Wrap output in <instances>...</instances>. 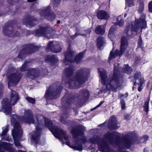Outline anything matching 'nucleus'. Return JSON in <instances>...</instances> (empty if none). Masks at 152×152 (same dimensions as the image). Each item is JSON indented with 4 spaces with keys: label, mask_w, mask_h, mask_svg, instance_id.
Returning <instances> with one entry per match:
<instances>
[{
    "label": "nucleus",
    "mask_w": 152,
    "mask_h": 152,
    "mask_svg": "<svg viewBox=\"0 0 152 152\" xmlns=\"http://www.w3.org/2000/svg\"><path fill=\"white\" fill-rule=\"evenodd\" d=\"M38 118L34 117L30 110H25L23 116L22 118L16 115H13L11 116V125L14 127L12 131V135L13 138L15 145L18 148H20L22 146L19 140L22 135V131L19 125L20 121L29 124H35L36 130L33 134L32 135L31 141L35 144H39V142L40 134L41 132V125L40 123Z\"/></svg>",
    "instance_id": "obj_1"
},
{
    "label": "nucleus",
    "mask_w": 152,
    "mask_h": 152,
    "mask_svg": "<svg viewBox=\"0 0 152 152\" xmlns=\"http://www.w3.org/2000/svg\"><path fill=\"white\" fill-rule=\"evenodd\" d=\"M119 65L117 64L114 65V74L108 78L105 70L102 68L98 69L101 83L104 85H106V88L108 90L117 92L121 89L123 81L122 78L119 74L121 68Z\"/></svg>",
    "instance_id": "obj_2"
},
{
    "label": "nucleus",
    "mask_w": 152,
    "mask_h": 152,
    "mask_svg": "<svg viewBox=\"0 0 152 152\" xmlns=\"http://www.w3.org/2000/svg\"><path fill=\"white\" fill-rule=\"evenodd\" d=\"M74 68L70 67L66 68L63 75L62 81L66 83V80L69 79L67 83L71 88H78L80 87L79 84L85 83L90 75V70L87 68H83L79 69L76 73L75 78L72 77Z\"/></svg>",
    "instance_id": "obj_3"
},
{
    "label": "nucleus",
    "mask_w": 152,
    "mask_h": 152,
    "mask_svg": "<svg viewBox=\"0 0 152 152\" xmlns=\"http://www.w3.org/2000/svg\"><path fill=\"white\" fill-rule=\"evenodd\" d=\"M115 132H113L111 133H107L105 135V138L109 142L110 144L115 146H118L123 148H129L132 144V140L130 139L132 133L129 132L126 134L123 138L122 141H120L118 139H114L113 136L116 134Z\"/></svg>",
    "instance_id": "obj_4"
},
{
    "label": "nucleus",
    "mask_w": 152,
    "mask_h": 152,
    "mask_svg": "<svg viewBox=\"0 0 152 152\" xmlns=\"http://www.w3.org/2000/svg\"><path fill=\"white\" fill-rule=\"evenodd\" d=\"M132 27V25L129 26L125 29L121 39L120 50H116L114 53H113L112 51H111L109 57V61L118 55L121 56L124 53L128 46L127 39L129 36L132 35V33L134 31Z\"/></svg>",
    "instance_id": "obj_5"
},
{
    "label": "nucleus",
    "mask_w": 152,
    "mask_h": 152,
    "mask_svg": "<svg viewBox=\"0 0 152 152\" xmlns=\"http://www.w3.org/2000/svg\"><path fill=\"white\" fill-rule=\"evenodd\" d=\"M83 127L81 126H78L73 128L71 132L74 138V141L72 145H71L69 142H66V145L75 150L81 151L83 150L82 143L85 142V138L80 140L77 138L78 136L83 135Z\"/></svg>",
    "instance_id": "obj_6"
},
{
    "label": "nucleus",
    "mask_w": 152,
    "mask_h": 152,
    "mask_svg": "<svg viewBox=\"0 0 152 152\" xmlns=\"http://www.w3.org/2000/svg\"><path fill=\"white\" fill-rule=\"evenodd\" d=\"M10 99L5 98L3 99L1 102L2 111L7 115L11 114L12 112L11 105H14L19 99L18 94L15 91H12L10 94Z\"/></svg>",
    "instance_id": "obj_7"
},
{
    "label": "nucleus",
    "mask_w": 152,
    "mask_h": 152,
    "mask_svg": "<svg viewBox=\"0 0 152 152\" xmlns=\"http://www.w3.org/2000/svg\"><path fill=\"white\" fill-rule=\"evenodd\" d=\"M41 118L45 122V126L48 128L54 136L58 139L60 140H61V138H63L65 140L69 139L68 136L66 135V132L56 126H52V123L48 118L41 116Z\"/></svg>",
    "instance_id": "obj_8"
},
{
    "label": "nucleus",
    "mask_w": 152,
    "mask_h": 152,
    "mask_svg": "<svg viewBox=\"0 0 152 152\" xmlns=\"http://www.w3.org/2000/svg\"><path fill=\"white\" fill-rule=\"evenodd\" d=\"M85 53L84 51L79 53L75 58L73 59L74 52L71 51L69 48L68 47L67 51L65 53V59L64 63L66 65L70 64L74 61L77 63H79L81 61Z\"/></svg>",
    "instance_id": "obj_9"
},
{
    "label": "nucleus",
    "mask_w": 152,
    "mask_h": 152,
    "mask_svg": "<svg viewBox=\"0 0 152 152\" xmlns=\"http://www.w3.org/2000/svg\"><path fill=\"white\" fill-rule=\"evenodd\" d=\"M75 98L74 97L71 98L70 99H66V96L63 97L62 99V104H65L64 107H62V109L64 110V113L62 114L60 118V121L64 124H66V122L65 119L66 118L68 117L69 116V113L68 111V108L65 107L66 106L72 103H75Z\"/></svg>",
    "instance_id": "obj_10"
},
{
    "label": "nucleus",
    "mask_w": 152,
    "mask_h": 152,
    "mask_svg": "<svg viewBox=\"0 0 152 152\" xmlns=\"http://www.w3.org/2000/svg\"><path fill=\"white\" fill-rule=\"evenodd\" d=\"M63 88L61 86L58 88H55V85L51 86L45 95L47 99H52L57 98L59 95Z\"/></svg>",
    "instance_id": "obj_11"
},
{
    "label": "nucleus",
    "mask_w": 152,
    "mask_h": 152,
    "mask_svg": "<svg viewBox=\"0 0 152 152\" xmlns=\"http://www.w3.org/2000/svg\"><path fill=\"white\" fill-rule=\"evenodd\" d=\"M90 142L94 144H98L99 148L102 152H107L109 146L106 142L103 139L100 138L98 136H94L90 139Z\"/></svg>",
    "instance_id": "obj_12"
},
{
    "label": "nucleus",
    "mask_w": 152,
    "mask_h": 152,
    "mask_svg": "<svg viewBox=\"0 0 152 152\" xmlns=\"http://www.w3.org/2000/svg\"><path fill=\"white\" fill-rule=\"evenodd\" d=\"M54 31L50 27L41 26L39 29L35 31L34 32L36 36H43L44 37L50 39L53 37L52 35Z\"/></svg>",
    "instance_id": "obj_13"
},
{
    "label": "nucleus",
    "mask_w": 152,
    "mask_h": 152,
    "mask_svg": "<svg viewBox=\"0 0 152 152\" xmlns=\"http://www.w3.org/2000/svg\"><path fill=\"white\" fill-rule=\"evenodd\" d=\"M139 23L137 22V20H136L135 22H133L131 24L127 25L125 29L128 26H129L132 25V28H133V29L134 30V31L132 33V35L129 36L127 39V40L132 35L133 36H134V35H133L134 33V34H135V33H136L137 31L140 28H141L142 30L143 28H145L146 23V21L144 19H140L139 20Z\"/></svg>",
    "instance_id": "obj_14"
},
{
    "label": "nucleus",
    "mask_w": 152,
    "mask_h": 152,
    "mask_svg": "<svg viewBox=\"0 0 152 152\" xmlns=\"http://www.w3.org/2000/svg\"><path fill=\"white\" fill-rule=\"evenodd\" d=\"M51 7L50 5L44 8L43 10L41 11L40 14L41 16H44L48 19L52 20L55 18L56 15L54 13L50 12Z\"/></svg>",
    "instance_id": "obj_15"
},
{
    "label": "nucleus",
    "mask_w": 152,
    "mask_h": 152,
    "mask_svg": "<svg viewBox=\"0 0 152 152\" xmlns=\"http://www.w3.org/2000/svg\"><path fill=\"white\" fill-rule=\"evenodd\" d=\"M20 74L17 73L16 74H11L8 77V84L10 86H15L18 83L21 77Z\"/></svg>",
    "instance_id": "obj_16"
},
{
    "label": "nucleus",
    "mask_w": 152,
    "mask_h": 152,
    "mask_svg": "<svg viewBox=\"0 0 152 152\" xmlns=\"http://www.w3.org/2000/svg\"><path fill=\"white\" fill-rule=\"evenodd\" d=\"M116 22L113 26L110 28L109 32L108 37L111 39L112 35H113V33L115 30V27L117 25L119 27L122 26L124 25V20L122 19L121 15L119 16L116 18Z\"/></svg>",
    "instance_id": "obj_17"
},
{
    "label": "nucleus",
    "mask_w": 152,
    "mask_h": 152,
    "mask_svg": "<svg viewBox=\"0 0 152 152\" xmlns=\"http://www.w3.org/2000/svg\"><path fill=\"white\" fill-rule=\"evenodd\" d=\"M12 28L8 26L5 25L3 27V32L5 35L10 37H15L18 35L19 34L17 31H12L11 30Z\"/></svg>",
    "instance_id": "obj_18"
},
{
    "label": "nucleus",
    "mask_w": 152,
    "mask_h": 152,
    "mask_svg": "<svg viewBox=\"0 0 152 152\" xmlns=\"http://www.w3.org/2000/svg\"><path fill=\"white\" fill-rule=\"evenodd\" d=\"M38 48L32 44H30L27 46L25 50H23L20 52L18 55V57L19 58H22L21 54L22 52H24L25 53L29 54L33 53L36 50H38Z\"/></svg>",
    "instance_id": "obj_19"
},
{
    "label": "nucleus",
    "mask_w": 152,
    "mask_h": 152,
    "mask_svg": "<svg viewBox=\"0 0 152 152\" xmlns=\"http://www.w3.org/2000/svg\"><path fill=\"white\" fill-rule=\"evenodd\" d=\"M48 48L56 53L59 52L61 50V48L58 42H55V43L53 44V41L49 42L48 44Z\"/></svg>",
    "instance_id": "obj_20"
},
{
    "label": "nucleus",
    "mask_w": 152,
    "mask_h": 152,
    "mask_svg": "<svg viewBox=\"0 0 152 152\" xmlns=\"http://www.w3.org/2000/svg\"><path fill=\"white\" fill-rule=\"evenodd\" d=\"M108 126L111 129H115L119 127L120 126L119 125L115 116H113L110 118L109 120Z\"/></svg>",
    "instance_id": "obj_21"
},
{
    "label": "nucleus",
    "mask_w": 152,
    "mask_h": 152,
    "mask_svg": "<svg viewBox=\"0 0 152 152\" xmlns=\"http://www.w3.org/2000/svg\"><path fill=\"white\" fill-rule=\"evenodd\" d=\"M12 145L6 142H3L0 143V152H4L6 150L13 151ZM9 152H13L10 151Z\"/></svg>",
    "instance_id": "obj_22"
},
{
    "label": "nucleus",
    "mask_w": 152,
    "mask_h": 152,
    "mask_svg": "<svg viewBox=\"0 0 152 152\" xmlns=\"http://www.w3.org/2000/svg\"><path fill=\"white\" fill-rule=\"evenodd\" d=\"M90 95L89 91L87 89H83L80 92V95L78 97V99H80L82 101L87 99L89 97Z\"/></svg>",
    "instance_id": "obj_23"
},
{
    "label": "nucleus",
    "mask_w": 152,
    "mask_h": 152,
    "mask_svg": "<svg viewBox=\"0 0 152 152\" xmlns=\"http://www.w3.org/2000/svg\"><path fill=\"white\" fill-rule=\"evenodd\" d=\"M97 16L100 19H108L109 18V14L105 11L100 10L97 13Z\"/></svg>",
    "instance_id": "obj_24"
},
{
    "label": "nucleus",
    "mask_w": 152,
    "mask_h": 152,
    "mask_svg": "<svg viewBox=\"0 0 152 152\" xmlns=\"http://www.w3.org/2000/svg\"><path fill=\"white\" fill-rule=\"evenodd\" d=\"M104 39L102 37H98L96 40L97 46L98 48L101 50L103 48V46L105 42Z\"/></svg>",
    "instance_id": "obj_25"
},
{
    "label": "nucleus",
    "mask_w": 152,
    "mask_h": 152,
    "mask_svg": "<svg viewBox=\"0 0 152 152\" xmlns=\"http://www.w3.org/2000/svg\"><path fill=\"white\" fill-rule=\"evenodd\" d=\"M105 25L99 26L95 29V33L97 34H103L105 31Z\"/></svg>",
    "instance_id": "obj_26"
},
{
    "label": "nucleus",
    "mask_w": 152,
    "mask_h": 152,
    "mask_svg": "<svg viewBox=\"0 0 152 152\" xmlns=\"http://www.w3.org/2000/svg\"><path fill=\"white\" fill-rule=\"evenodd\" d=\"M36 72L35 69H31L28 71L27 76L28 78L32 79H34L37 77V76L36 75Z\"/></svg>",
    "instance_id": "obj_27"
},
{
    "label": "nucleus",
    "mask_w": 152,
    "mask_h": 152,
    "mask_svg": "<svg viewBox=\"0 0 152 152\" xmlns=\"http://www.w3.org/2000/svg\"><path fill=\"white\" fill-rule=\"evenodd\" d=\"M132 70L130 67L127 64L124 65L121 70V72L127 74L131 73Z\"/></svg>",
    "instance_id": "obj_28"
},
{
    "label": "nucleus",
    "mask_w": 152,
    "mask_h": 152,
    "mask_svg": "<svg viewBox=\"0 0 152 152\" xmlns=\"http://www.w3.org/2000/svg\"><path fill=\"white\" fill-rule=\"evenodd\" d=\"M45 60L47 61H51L54 62H56L58 61L57 58L54 55L47 56L46 57Z\"/></svg>",
    "instance_id": "obj_29"
},
{
    "label": "nucleus",
    "mask_w": 152,
    "mask_h": 152,
    "mask_svg": "<svg viewBox=\"0 0 152 152\" xmlns=\"http://www.w3.org/2000/svg\"><path fill=\"white\" fill-rule=\"evenodd\" d=\"M145 80L142 78L140 80V81L138 83V90L140 92L142 90L144 85Z\"/></svg>",
    "instance_id": "obj_30"
},
{
    "label": "nucleus",
    "mask_w": 152,
    "mask_h": 152,
    "mask_svg": "<svg viewBox=\"0 0 152 152\" xmlns=\"http://www.w3.org/2000/svg\"><path fill=\"white\" fill-rule=\"evenodd\" d=\"M134 77V80H135V81L138 80H139L140 82V80L142 78L143 79H144V77L142 76L141 73L140 72H136L135 73Z\"/></svg>",
    "instance_id": "obj_31"
},
{
    "label": "nucleus",
    "mask_w": 152,
    "mask_h": 152,
    "mask_svg": "<svg viewBox=\"0 0 152 152\" xmlns=\"http://www.w3.org/2000/svg\"><path fill=\"white\" fill-rule=\"evenodd\" d=\"M150 100V99L149 98L148 100L145 102L144 105V110L147 113L149 111V104Z\"/></svg>",
    "instance_id": "obj_32"
},
{
    "label": "nucleus",
    "mask_w": 152,
    "mask_h": 152,
    "mask_svg": "<svg viewBox=\"0 0 152 152\" xmlns=\"http://www.w3.org/2000/svg\"><path fill=\"white\" fill-rule=\"evenodd\" d=\"M126 5H128L129 6H132L134 5V0H125Z\"/></svg>",
    "instance_id": "obj_33"
},
{
    "label": "nucleus",
    "mask_w": 152,
    "mask_h": 152,
    "mask_svg": "<svg viewBox=\"0 0 152 152\" xmlns=\"http://www.w3.org/2000/svg\"><path fill=\"white\" fill-rule=\"evenodd\" d=\"M8 131V128L7 127H6L5 128H3V130L2 134H1V137L5 136L7 134Z\"/></svg>",
    "instance_id": "obj_34"
},
{
    "label": "nucleus",
    "mask_w": 152,
    "mask_h": 152,
    "mask_svg": "<svg viewBox=\"0 0 152 152\" xmlns=\"http://www.w3.org/2000/svg\"><path fill=\"white\" fill-rule=\"evenodd\" d=\"M26 99L28 102L32 104H34L35 102V100L34 98L29 97H27Z\"/></svg>",
    "instance_id": "obj_35"
},
{
    "label": "nucleus",
    "mask_w": 152,
    "mask_h": 152,
    "mask_svg": "<svg viewBox=\"0 0 152 152\" xmlns=\"http://www.w3.org/2000/svg\"><path fill=\"white\" fill-rule=\"evenodd\" d=\"M27 66L26 61H25L24 63L23 64L20 68V70L21 71H24L26 70V68Z\"/></svg>",
    "instance_id": "obj_36"
},
{
    "label": "nucleus",
    "mask_w": 152,
    "mask_h": 152,
    "mask_svg": "<svg viewBox=\"0 0 152 152\" xmlns=\"http://www.w3.org/2000/svg\"><path fill=\"white\" fill-rule=\"evenodd\" d=\"M148 137L147 135H145L143 136L142 138H140V140H142L143 141V142H145L148 140Z\"/></svg>",
    "instance_id": "obj_37"
},
{
    "label": "nucleus",
    "mask_w": 152,
    "mask_h": 152,
    "mask_svg": "<svg viewBox=\"0 0 152 152\" xmlns=\"http://www.w3.org/2000/svg\"><path fill=\"white\" fill-rule=\"evenodd\" d=\"M121 104V108L124 110L125 108V103L123 99H121L120 102Z\"/></svg>",
    "instance_id": "obj_38"
},
{
    "label": "nucleus",
    "mask_w": 152,
    "mask_h": 152,
    "mask_svg": "<svg viewBox=\"0 0 152 152\" xmlns=\"http://www.w3.org/2000/svg\"><path fill=\"white\" fill-rule=\"evenodd\" d=\"M35 19H33L31 21H30L28 22H27L26 23L27 26H33L34 25L33 23H34V22L35 21Z\"/></svg>",
    "instance_id": "obj_39"
},
{
    "label": "nucleus",
    "mask_w": 152,
    "mask_h": 152,
    "mask_svg": "<svg viewBox=\"0 0 152 152\" xmlns=\"http://www.w3.org/2000/svg\"><path fill=\"white\" fill-rule=\"evenodd\" d=\"M142 40L140 36L139 38L138 44L139 47H141L142 46Z\"/></svg>",
    "instance_id": "obj_40"
},
{
    "label": "nucleus",
    "mask_w": 152,
    "mask_h": 152,
    "mask_svg": "<svg viewBox=\"0 0 152 152\" xmlns=\"http://www.w3.org/2000/svg\"><path fill=\"white\" fill-rule=\"evenodd\" d=\"M148 9L149 12H152V1L149 3Z\"/></svg>",
    "instance_id": "obj_41"
},
{
    "label": "nucleus",
    "mask_w": 152,
    "mask_h": 152,
    "mask_svg": "<svg viewBox=\"0 0 152 152\" xmlns=\"http://www.w3.org/2000/svg\"><path fill=\"white\" fill-rule=\"evenodd\" d=\"M54 2V5L53 6V8L56 7L58 5V3L60 1V0H53Z\"/></svg>",
    "instance_id": "obj_42"
},
{
    "label": "nucleus",
    "mask_w": 152,
    "mask_h": 152,
    "mask_svg": "<svg viewBox=\"0 0 152 152\" xmlns=\"http://www.w3.org/2000/svg\"><path fill=\"white\" fill-rule=\"evenodd\" d=\"M78 32V31L77 30L76 33L75 34L74 36H73L72 37V38H73V39L74 38L76 37H77V36L79 35H82L83 36H86L85 34H79L77 33V32Z\"/></svg>",
    "instance_id": "obj_43"
},
{
    "label": "nucleus",
    "mask_w": 152,
    "mask_h": 152,
    "mask_svg": "<svg viewBox=\"0 0 152 152\" xmlns=\"http://www.w3.org/2000/svg\"><path fill=\"white\" fill-rule=\"evenodd\" d=\"M104 102L103 101H101L99 103V104L98 105H97L94 108L93 110L95 109L96 108L99 107L101 105H102L103 103Z\"/></svg>",
    "instance_id": "obj_44"
},
{
    "label": "nucleus",
    "mask_w": 152,
    "mask_h": 152,
    "mask_svg": "<svg viewBox=\"0 0 152 152\" xmlns=\"http://www.w3.org/2000/svg\"><path fill=\"white\" fill-rule=\"evenodd\" d=\"M118 97L120 98L121 99V100L122 99H123V98H122V97L124 96V95L121 94L119 92L118 93Z\"/></svg>",
    "instance_id": "obj_45"
},
{
    "label": "nucleus",
    "mask_w": 152,
    "mask_h": 152,
    "mask_svg": "<svg viewBox=\"0 0 152 152\" xmlns=\"http://www.w3.org/2000/svg\"><path fill=\"white\" fill-rule=\"evenodd\" d=\"M134 86H133L132 88L133 90H134L135 88H136V85L137 82L136 81H135L134 82Z\"/></svg>",
    "instance_id": "obj_46"
},
{
    "label": "nucleus",
    "mask_w": 152,
    "mask_h": 152,
    "mask_svg": "<svg viewBox=\"0 0 152 152\" xmlns=\"http://www.w3.org/2000/svg\"><path fill=\"white\" fill-rule=\"evenodd\" d=\"M37 0H27L29 2H31L35 1Z\"/></svg>",
    "instance_id": "obj_47"
},
{
    "label": "nucleus",
    "mask_w": 152,
    "mask_h": 152,
    "mask_svg": "<svg viewBox=\"0 0 152 152\" xmlns=\"http://www.w3.org/2000/svg\"><path fill=\"white\" fill-rule=\"evenodd\" d=\"M11 1L12 0H7V1L10 4H12V2H11Z\"/></svg>",
    "instance_id": "obj_48"
},
{
    "label": "nucleus",
    "mask_w": 152,
    "mask_h": 152,
    "mask_svg": "<svg viewBox=\"0 0 152 152\" xmlns=\"http://www.w3.org/2000/svg\"><path fill=\"white\" fill-rule=\"evenodd\" d=\"M141 5V6L142 7L141 11H142L143 10V9L144 6H143V5L142 4Z\"/></svg>",
    "instance_id": "obj_49"
},
{
    "label": "nucleus",
    "mask_w": 152,
    "mask_h": 152,
    "mask_svg": "<svg viewBox=\"0 0 152 152\" xmlns=\"http://www.w3.org/2000/svg\"><path fill=\"white\" fill-rule=\"evenodd\" d=\"M47 72V69H45L44 70V73L45 74H46L45 72Z\"/></svg>",
    "instance_id": "obj_50"
},
{
    "label": "nucleus",
    "mask_w": 152,
    "mask_h": 152,
    "mask_svg": "<svg viewBox=\"0 0 152 152\" xmlns=\"http://www.w3.org/2000/svg\"><path fill=\"white\" fill-rule=\"evenodd\" d=\"M3 139H4V140H7V141H10V140H9V139H4V138H2V140H3Z\"/></svg>",
    "instance_id": "obj_51"
},
{
    "label": "nucleus",
    "mask_w": 152,
    "mask_h": 152,
    "mask_svg": "<svg viewBox=\"0 0 152 152\" xmlns=\"http://www.w3.org/2000/svg\"><path fill=\"white\" fill-rule=\"evenodd\" d=\"M18 152H25V151H22L20 150H18Z\"/></svg>",
    "instance_id": "obj_52"
},
{
    "label": "nucleus",
    "mask_w": 152,
    "mask_h": 152,
    "mask_svg": "<svg viewBox=\"0 0 152 152\" xmlns=\"http://www.w3.org/2000/svg\"><path fill=\"white\" fill-rule=\"evenodd\" d=\"M127 14H125L124 15V17L125 18L127 16Z\"/></svg>",
    "instance_id": "obj_53"
},
{
    "label": "nucleus",
    "mask_w": 152,
    "mask_h": 152,
    "mask_svg": "<svg viewBox=\"0 0 152 152\" xmlns=\"http://www.w3.org/2000/svg\"><path fill=\"white\" fill-rule=\"evenodd\" d=\"M57 23H60V20H58L57 21Z\"/></svg>",
    "instance_id": "obj_54"
},
{
    "label": "nucleus",
    "mask_w": 152,
    "mask_h": 152,
    "mask_svg": "<svg viewBox=\"0 0 152 152\" xmlns=\"http://www.w3.org/2000/svg\"><path fill=\"white\" fill-rule=\"evenodd\" d=\"M150 84V82H148V86H147V87H148V86H149V85Z\"/></svg>",
    "instance_id": "obj_55"
},
{
    "label": "nucleus",
    "mask_w": 152,
    "mask_h": 152,
    "mask_svg": "<svg viewBox=\"0 0 152 152\" xmlns=\"http://www.w3.org/2000/svg\"><path fill=\"white\" fill-rule=\"evenodd\" d=\"M122 152H127L126 151H123Z\"/></svg>",
    "instance_id": "obj_56"
}]
</instances>
